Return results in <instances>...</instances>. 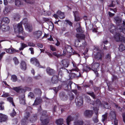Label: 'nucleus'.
<instances>
[{
	"mask_svg": "<svg viewBox=\"0 0 125 125\" xmlns=\"http://www.w3.org/2000/svg\"><path fill=\"white\" fill-rule=\"evenodd\" d=\"M65 48L66 51L67 52L70 53H73L72 49L71 46H68L67 47H66Z\"/></svg>",
	"mask_w": 125,
	"mask_h": 125,
	"instance_id": "nucleus-34",
	"label": "nucleus"
},
{
	"mask_svg": "<svg viewBox=\"0 0 125 125\" xmlns=\"http://www.w3.org/2000/svg\"><path fill=\"white\" fill-rule=\"evenodd\" d=\"M26 119H22L21 121V124L22 125H26L27 122L26 120Z\"/></svg>",
	"mask_w": 125,
	"mask_h": 125,
	"instance_id": "nucleus-46",
	"label": "nucleus"
},
{
	"mask_svg": "<svg viewBox=\"0 0 125 125\" xmlns=\"http://www.w3.org/2000/svg\"><path fill=\"white\" fill-rule=\"evenodd\" d=\"M74 73H72L69 75V76H70L71 78H73L74 77H78L81 76L79 71H74Z\"/></svg>",
	"mask_w": 125,
	"mask_h": 125,
	"instance_id": "nucleus-12",
	"label": "nucleus"
},
{
	"mask_svg": "<svg viewBox=\"0 0 125 125\" xmlns=\"http://www.w3.org/2000/svg\"><path fill=\"white\" fill-rule=\"evenodd\" d=\"M26 29L29 32H31L32 30V27L31 24H27L25 26Z\"/></svg>",
	"mask_w": 125,
	"mask_h": 125,
	"instance_id": "nucleus-24",
	"label": "nucleus"
},
{
	"mask_svg": "<svg viewBox=\"0 0 125 125\" xmlns=\"http://www.w3.org/2000/svg\"><path fill=\"white\" fill-rule=\"evenodd\" d=\"M42 33L41 31H38L34 32H33V34L36 36L37 38L38 39L41 36Z\"/></svg>",
	"mask_w": 125,
	"mask_h": 125,
	"instance_id": "nucleus-25",
	"label": "nucleus"
},
{
	"mask_svg": "<svg viewBox=\"0 0 125 125\" xmlns=\"http://www.w3.org/2000/svg\"><path fill=\"white\" fill-rule=\"evenodd\" d=\"M78 115L74 113H72L71 115H69L66 119L67 125H69L71 121H73L75 119H76Z\"/></svg>",
	"mask_w": 125,
	"mask_h": 125,
	"instance_id": "nucleus-3",
	"label": "nucleus"
},
{
	"mask_svg": "<svg viewBox=\"0 0 125 125\" xmlns=\"http://www.w3.org/2000/svg\"><path fill=\"white\" fill-rule=\"evenodd\" d=\"M117 79V77L114 75H113L112 78V82H114Z\"/></svg>",
	"mask_w": 125,
	"mask_h": 125,
	"instance_id": "nucleus-62",
	"label": "nucleus"
},
{
	"mask_svg": "<svg viewBox=\"0 0 125 125\" xmlns=\"http://www.w3.org/2000/svg\"><path fill=\"white\" fill-rule=\"evenodd\" d=\"M87 94L92 97L94 99L95 98V96L93 92H87Z\"/></svg>",
	"mask_w": 125,
	"mask_h": 125,
	"instance_id": "nucleus-47",
	"label": "nucleus"
},
{
	"mask_svg": "<svg viewBox=\"0 0 125 125\" xmlns=\"http://www.w3.org/2000/svg\"><path fill=\"white\" fill-rule=\"evenodd\" d=\"M4 102H2L0 103V110H3L4 108V106L3 105V104H4Z\"/></svg>",
	"mask_w": 125,
	"mask_h": 125,
	"instance_id": "nucleus-54",
	"label": "nucleus"
},
{
	"mask_svg": "<svg viewBox=\"0 0 125 125\" xmlns=\"http://www.w3.org/2000/svg\"><path fill=\"white\" fill-rule=\"evenodd\" d=\"M1 52V51L0 50V61L4 55L5 54V52H3L0 53Z\"/></svg>",
	"mask_w": 125,
	"mask_h": 125,
	"instance_id": "nucleus-58",
	"label": "nucleus"
},
{
	"mask_svg": "<svg viewBox=\"0 0 125 125\" xmlns=\"http://www.w3.org/2000/svg\"><path fill=\"white\" fill-rule=\"evenodd\" d=\"M94 57L97 60L102 59V55L100 52H97L96 54L94 55Z\"/></svg>",
	"mask_w": 125,
	"mask_h": 125,
	"instance_id": "nucleus-29",
	"label": "nucleus"
},
{
	"mask_svg": "<svg viewBox=\"0 0 125 125\" xmlns=\"http://www.w3.org/2000/svg\"><path fill=\"white\" fill-rule=\"evenodd\" d=\"M69 99L70 100H72L74 98V95L71 92L69 93Z\"/></svg>",
	"mask_w": 125,
	"mask_h": 125,
	"instance_id": "nucleus-44",
	"label": "nucleus"
},
{
	"mask_svg": "<svg viewBox=\"0 0 125 125\" xmlns=\"http://www.w3.org/2000/svg\"><path fill=\"white\" fill-rule=\"evenodd\" d=\"M85 35L83 34H77L76 35V37L78 41L75 40L74 43L75 46L76 47H80L81 45L79 44L81 40H84L85 38Z\"/></svg>",
	"mask_w": 125,
	"mask_h": 125,
	"instance_id": "nucleus-2",
	"label": "nucleus"
},
{
	"mask_svg": "<svg viewBox=\"0 0 125 125\" xmlns=\"http://www.w3.org/2000/svg\"><path fill=\"white\" fill-rule=\"evenodd\" d=\"M75 21H79L80 20V18L79 16L75 17Z\"/></svg>",
	"mask_w": 125,
	"mask_h": 125,
	"instance_id": "nucleus-64",
	"label": "nucleus"
},
{
	"mask_svg": "<svg viewBox=\"0 0 125 125\" xmlns=\"http://www.w3.org/2000/svg\"><path fill=\"white\" fill-rule=\"evenodd\" d=\"M79 26V27L77 29V31L78 32H83V31H82V28L80 26V23H78Z\"/></svg>",
	"mask_w": 125,
	"mask_h": 125,
	"instance_id": "nucleus-48",
	"label": "nucleus"
},
{
	"mask_svg": "<svg viewBox=\"0 0 125 125\" xmlns=\"http://www.w3.org/2000/svg\"><path fill=\"white\" fill-rule=\"evenodd\" d=\"M9 27L7 25L2 24L1 26V30L3 31H8L9 29Z\"/></svg>",
	"mask_w": 125,
	"mask_h": 125,
	"instance_id": "nucleus-21",
	"label": "nucleus"
},
{
	"mask_svg": "<svg viewBox=\"0 0 125 125\" xmlns=\"http://www.w3.org/2000/svg\"><path fill=\"white\" fill-rule=\"evenodd\" d=\"M25 96L23 95L21 97H20L19 98L20 102L21 104L23 105L25 104V100L24 99Z\"/></svg>",
	"mask_w": 125,
	"mask_h": 125,
	"instance_id": "nucleus-28",
	"label": "nucleus"
},
{
	"mask_svg": "<svg viewBox=\"0 0 125 125\" xmlns=\"http://www.w3.org/2000/svg\"><path fill=\"white\" fill-rule=\"evenodd\" d=\"M59 96L60 99L63 100L65 101L67 99L68 96L64 92H61L59 94Z\"/></svg>",
	"mask_w": 125,
	"mask_h": 125,
	"instance_id": "nucleus-11",
	"label": "nucleus"
},
{
	"mask_svg": "<svg viewBox=\"0 0 125 125\" xmlns=\"http://www.w3.org/2000/svg\"><path fill=\"white\" fill-rule=\"evenodd\" d=\"M57 14L58 15V17L60 19H63L65 17L64 13L60 10H58L57 12Z\"/></svg>",
	"mask_w": 125,
	"mask_h": 125,
	"instance_id": "nucleus-27",
	"label": "nucleus"
},
{
	"mask_svg": "<svg viewBox=\"0 0 125 125\" xmlns=\"http://www.w3.org/2000/svg\"><path fill=\"white\" fill-rule=\"evenodd\" d=\"M13 60L15 65H17L19 63V62L16 57L14 58Z\"/></svg>",
	"mask_w": 125,
	"mask_h": 125,
	"instance_id": "nucleus-50",
	"label": "nucleus"
},
{
	"mask_svg": "<svg viewBox=\"0 0 125 125\" xmlns=\"http://www.w3.org/2000/svg\"><path fill=\"white\" fill-rule=\"evenodd\" d=\"M53 54L57 57V58H59L62 56V55L57 53L56 52H53Z\"/></svg>",
	"mask_w": 125,
	"mask_h": 125,
	"instance_id": "nucleus-52",
	"label": "nucleus"
},
{
	"mask_svg": "<svg viewBox=\"0 0 125 125\" xmlns=\"http://www.w3.org/2000/svg\"><path fill=\"white\" fill-rule=\"evenodd\" d=\"M7 116L1 113H0V122H2L6 121L7 119Z\"/></svg>",
	"mask_w": 125,
	"mask_h": 125,
	"instance_id": "nucleus-16",
	"label": "nucleus"
},
{
	"mask_svg": "<svg viewBox=\"0 0 125 125\" xmlns=\"http://www.w3.org/2000/svg\"><path fill=\"white\" fill-rule=\"evenodd\" d=\"M2 21L6 23H9L10 21V19L7 17H4L2 19Z\"/></svg>",
	"mask_w": 125,
	"mask_h": 125,
	"instance_id": "nucleus-40",
	"label": "nucleus"
},
{
	"mask_svg": "<svg viewBox=\"0 0 125 125\" xmlns=\"http://www.w3.org/2000/svg\"><path fill=\"white\" fill-rule=\"evenodd\" d=\"M15 5L17 6L20 7L23 4V0H15Z\"/></svg>",
	"mask_w": 125,
	"mask_h": 125,
	"instance_id": "nucleus-26",
	"label": "nucleus"
},
{
	"mask_svg": "<svg viewBox=\"0 0 125 125\" xmlns=\"http://www.w3.org/2000/svg\"><path fill=\"white\" fill-rule=\"evenodd\" d=\"M111 26V27H109L110 29H112L110 30V32L111 33H112L113 34L115 32V27L114 26V25H113L112 24L111 25H110Z\"/></svg>",
	"mask_w": 125,
	"mask_h": 125,
	"instance_id": "nucleus-37",
	"label": "nucleus"
},
{
	"mask_svg": "<svg viewBox=\"0 0 125 125\" xmlns=\"http://www.w3.org/2000/svg\"><path fill=\"white\" fill-rule=\"evenodd\" d=\"M61 87L62 86L61 85H59L57 87H53L52 88V89L56 93H57L59 90L61 89Z\"/></svg>",
	"mask_w": 125,
	"mask_h": 125,
	"instance_id": "nucleus-38",
	"label": "nucleus"
},
{
	"mask_svg": "<svg viewBox=\"0 0 125 125\" xmlns=\"http://www.w3.org/2000/svg\"><path fill=\"white\" fill-rule=\"evenodd\" d=\"M83 122L81 120H78L75 121L73 122V125H83Z\"/></svg>",
	"mask_w": 125,
	"mask_h": 125,
	"instance_id": "nucleus-30",
	"label": "nucleus"
},
{
	"mask_svg": "<svg viewBox=\"0 0 125 125\" xmlns=\"http://www.w3.org/2000/svg\"><path fill=\"white\" fill-rule=\"evenodd\" d=\"M11 6H6L3 12L5 14H6L9 12L11 10Z\"/></svg>",
	"mask_w": 125,
	"mask_h": 125,
	"instance_id": "nucleus-19",
	"label": "nucleus"
},
{
	"mask_svg": "<svg viewBox=\"0 0 125 125\" xmlns=\"http://www.w3.org/2000/svg\"><path fill=\"white\" fill-rule=\"evenodd\" d=\"M42 102V99L40 97L36 98L34 102L33 105H38L41 103Z\"/></svg>",
	"mask_w": 125,
	"mask_h": 125,
	"instance_id": "nucleus-23",
	"label": "nucleus"
},
{
	"mask_svg": "<svg viewBox=\"0 0 125 125\" xmlns=\"http://www.w3.org/2000/svg\"><path fill=\"white\" fill-rule=\"evenodd\" d=\"M107 114H105L102 116V121L104 122L105 120H106L107 118Z\"/></svg>",
	"mask_w": 125,
	"mask_h": 125,
	"instance_id": "nucleus-57",
	"label": "nucleus"
},
{
	"mask_svg": "<svg viewBox=\"0 0 125 125\" xmlns=\"http://www.w3.org/2000/svg\"><path fill=\"white\" fill-rule=\"evenodd\" d=\"M7 100L10 103H11V104L14 106H15V105L13 101V98L11 97H9L7 98Z\"/></svg>",
	"mask_w": 125,
	"mask_h": 125,
	"instance_id": "nucleus-43",
	"label": "nucleus"
},
{
	"mask_svg": "<svg viewBox=\"0 0 125 125\" xmlns=\"http://www.w3.org/2000/svg\"><path fill=\"white\" fill-rule=\"evenodd\" d=\"M114 19L115 22V23L117 25V28L118 26H120L121 25H123L122 24V21L120 18H119L118 17H116L114 18Z\"/></svg>",
	"mask_w": 125,
	"mask_h": 125,
	"instance_id": "nucleus-13",
	"label": "nucleus"
},
{
	"mask_svg": "<svg viewBox=\"0 0 125 125\" xmlns=\"http://www.w3.org/2000/svg\"><path fill=\"white\" fill-rule=\"evenodd\" d=\"M30 114L29 112H26L24 114V118L27 120L28 118L29 117Z\"/></svg>",
	"mask_w": 125,
	"mask_h": 125,
	"instance_id": "nucleus-42",
	"label": "nucleus"
},
{
	"mask_svg": "<svg viewBox=\"0 0 125 125\" xmlns=\"http://www.w3.org/2000/svg\"><path fill=\"white\" fill-rule=\"evenodd\" d=\"M109 117L112 120H113V119H115L116 118V114L114 110L111 111L109 114Z\"/></svg>",
	"mask_w": 125,
	"mask_h": 125,
	"instance_id": "nucleus-15",
	"label": "nucleus"
},
{
	"mask_svg": "<svg viewBox=\"0 0 125 125\" xmlns=\"http://www.w3.org/2000/svg\"><path fill=\"white\" fill-rule=\"evenodd\" d=\"M72 82L70 81L69 82L68 85H67V89H71V84H72Z\"/></svg>",
	"mask_w": 125,
	"mask_h": 125,
	"instance_id": "nucleus-56",
	"label": "nucleus"
},
{
	"mask_svg": "<svg viewBox=\"0 0 125 125\" xmlns=\"http://www.w3.org/2000/svg\"><path fill=\"white\" fill-rule=\"evenodd\" d=\"M13 89L16 92H18L20 90L21 88L20 87H13Z\"/></svg>",
	"mask_w": 125,
	"mask_h": 125,
	"instance_id": "nucleus-53",
	"label": "nucleus"
},
{
	"mask_svg": "<svg viewBox=\"0 0 125 125\" xmlns=\"http://www.w3.org/2000/svg\"><path fill=\"white\" fill-rule=\"evenodd\" d=\"M21 69L23 70H25L26 69V64L24 61H22L20 63Z\"/></svg>",
	"mask_w": 125,
	"mask_h": 125,
	"instance_id": "nucleus-20",
	"label": "nucleus"
},
{
	"mask_svg": "<svg viewBox=\"0 0 125 125\" xmlns=\"http://www.w3.org/2000/svg\"><path fill=\"white\" fill-rule=\"evenodd\" d=\"M113 120H114L113 122L114 125H118V120L116 119V118L115 119H113Z\"/></svg>",
	"mask_w": 125,
	"mask_h": 125,
	"instance_id": "nucleus-60",
	"label": "nucleus"
},
{
	"mask_svg": "<svg viewBox=\"0 0 125 125\" xmlns=\"http://www.w3.org/2000/svg\"><path fill=\"white\" fill-rule=\"evenodd\" d=\"M31 62L32 64L39 68H42L41 65H40L39 62L38 60L35 58H33L31 59Z\"/></svg>",
	"mask_w": 125,
	"mask_h": 125,
	"instance_id": "nucleus-7",
	"label": "nucleus"
},
{
	"mask_svg": "<svg viewBox=\"0 0 125 125\" xmlns=\"http://www.w3.org/2000/svg\"><path fill=\"white\" fill-rule=\"evenodd\" d=\"M11 79L13 82H16L17 80V76L14 75L11 76Z\"/></svg>",
	"mask_w": 125,
	"mask_h": 125,
	"instance_id": "nucleus-45",
	"label": "nucleus"
},
{
	"mask_svg": "<svg viewBox=\"0 0 125 125\" xmlns=\"http://www.w3.org/2000/svg\"><path fill=\"white\" fill-rule=\"evenodd\" d=\"M75 102L78 106H81L83 104V98L81 97L77 96L75 98Z\"/></svg>",
	"mask_w": 125,
	"mask_h": 125,
	"instance_id": "nucleus-8",
	"label": "nucleus"
},
{
	"mask_svg": "<svg viewBox=\"0 0 125 125\" xmlns=\"http://www.w3.org/2000/svg\"><path fill=\"white\" fill-rule=\"evenodd\" d=\"M47 113V111L45 110L41 112L40 120L42 122L41 125H44L45 124H48L49 122V120L47 118L48 115H46Z\"/></svg>",
	"mask_w": 125,
	"mask_h": 125,
	"instance_id": "nucleus-1",
	"label": "nucleus"
},
{
	"mask_svg": "<svg viewBox=\"0 0 125 125\" xmlns=\"http://www.w3.org/2000/svg\"><path fill=\"white\" fill-rule=\"evenodd\" d=\"M34 92L36 95L39 96H41L42 93L41 90L39 89H35Z\"/></svg>",
	"mask_w": 125,
	"mask_h": 125,
	"instance_id": "nucleus-31",
	"label": "nucleus"
},
{
	"mask_svg": "<svg viewBox=\"0 0 125 125\" xmlns=\"http://www.w3.org/2000/svg\"><path fill=\"white\" fill-rule=\"evenodd\" d=\"M85 99L87 102L89 103L90 104L94 105L95 104V102L94 101H91V99L88 96H86Z\"/></svg>",
	"mask_w": 125,
	"mask_h": 125,
	"instance_id": "nucleus-35",
	"label": "nucleus"
},
{
	"mask_svg": "<svg viewBox=\"0 0 125 125\" xmlns=\"http://www.w3.org/2000/svg\"><path fill=\"white\" fill-rule=\"evenodd\" d=\"M72 63L73 65V68L71 70V72L74 71H79V70L76 67V65L75 63L74 62H73Z\"/></svg>",
	"mask_w": 125,
	"mask_h": 125,
	"instance_id": "nucleus-33",
	"label": "nucleus"
},
{
	"mask_svg": "<svg viewBox=\"0 0 125 125\" xmlns=\"http://www.w3.org/2000/svg\"><path fill=\"white\" fill-rule=\"evenodd\" d=\"M99 63L98 62L93 63L91 64L92 70L94 72L96 75V76H97L98 74L97 70V68L99 66Z\"/></svg>",
	"mask_w": 125,
	"mask_h": 125,
	"instance_id": "nucleus-5",
	"label": "nucleus"
},
{
	"mask_svg": "<svg viewBox=\"0 0 125 125\" xmlns=\"http://www.w3.org/2000/svg\"><path fill=\"white\" fill-rule=\"evenodd\" d=\"M43 11L44 12V13H43V14L45 15H50L51 14V13L50 11H47V12H46L45 10H43Z\"/></svg>",
	"mask_w": 125,
	"mask_h": 125,
	"instance_id": "nucleus-49",
	"label": "nucleus"
},
{
	"mask_svg": "<svg viewBox=\"0 0 125 125\" xmlns=\"http://www.w3.org/2000/svg\"><path fill=\"white\" fill-rule=\"evenodd\" d=\"M58 77L57 75H54L52 77L51 81L53 84L57 83L58 81Z\"/></svg>",
	"mask_w": 125,
	"mask_h": 125,
	"instance_id": "nucleus-17",
	"label": "nucleus"
},
{
	"mask_svg": "<svg viewBox=\"0 0 125 125\" xmlns=\"http://www.w3.org/2000/svg\"><path fill=\"white\" fill-rule=\"evenodd\" d=\"M63 122V120L62 118H60L56 120L55 122L58 125H62Z\"/></svg>",
	"mask_w": 125,
	"mask_h": 125,
	"instance_id": "nucleus-32",
	"label": "nucleus"
},
{
	"mask_svg": "<svg viewBox=\"0 0 125 125\" xmlns=\"http://www.w3.org/2000/svg\"><path fill=\"white\" fill-rule=\"evenodd\" d=\"M46 71L47 73L49 75L52 76L55 73V71L49 67L47 68Z\"/></svg>",
	"mask_w": 125,
	"mask_h": 125,
	"instance_id": "nucleus-10",
	"label": "nucleus"
},
{
	"mask_svg": "<svg viewBox=\"0 0 125 125\" xmlns=\"http://www.w3.org/2000/svg\"><path fill=\"white\" fill-rule=\"evenodd\" d=\"M8 50H9V52L10 53H12L16 52H18L19 51L18 50H16L13 48H12L10 49L9 48Z\"/></svg>",
	"mask_w": 125,
	"mask_h": 125,
	"instance_id": "nucleus-39",
	"label": "nucleus"
},
{
	"mask_svg": "<svg viewBox=\"0 0 125 125\" xmlns=\"http://www.w3.org/2000/svg\"><path fill=\"white\" fill-rule=\"evenodd\" d=\"M22 22H21L20 23H18L17 25L14 27L15 31L16 32L21 31L23 30L22 26Z\"/></svg>",
	"mask_w": 125,
	"mask_h": 125,
	"instance_id": "nucleus-6",
	"label": "nucleus"
},
{
	"mask_svg": "<svg viewBox=\"0 0 125 125\" xmlns=\"http://www.w3.org/2000/svg\"><path fill=\"white\" fill-rule=\"evenodd\" d=\"M28 97L31 98H33L34 97V94L32 92H30L28 94Z\"/></svg>",
	"mask_w": 125,
	"mask_h": 125,
	"instance_id": "nucleus-55",
	"label": "nucleus"
},
{
	"mask_svg": "<svg viewBox=\"0 0 125 125\" xmlns=\"http://www.w3.org/2000/svg\"><path fill=\"white\" fill-rule=\"evenodd\" d=\"M16 113L14 109L13 108L12 111L10 114V115L11 117H13L16 115Z\"/></svg>",
	"mask_w": 125,
	"mask_h": 125,
	"instance_id": "nucleus-51",
	"label": "nucleus"
},
{
	"mask_svg": "<svg viewBox=\"0 0 125 125\" xmlns=\"http://www.w3.org/2000/svg\"><path fill=\"white\" fill-rule=\"evenodd\" d=\"M13 17L15 20L18 21L19 20L20 18V16L18 13H15L14 14Z\"/></svg>",
	"mask_w": 125,
	"mask_h": 125,
	"instance_id": "nucleus-36",
	"label": "nucleus"
},
{
	"mask_svg": "<svg viewBox=\"0 0 125 125\" xmlns=\"http://www.w3.org/2000/svg\"><path fill=\"white\" fill-rule=\"evenodd\" d=\"M125 26V21H123V25L120 26H118L117 28L121 30V31H122L123 33H125V28L124 26Z\"/></svg>",
	"mask_w": 125,
	"mask_h": 125,
	"instance_id": "nucleus-22",
	"label": "nucleus"
},
{
	"mask_svg": "<svg viewBox=\"0 0 125 125\" xmlns=\"http://www.w3.org/2000/svg\"><path fill=\"white\" fill-rule=\"evenodd\" d=\"M73 13H74V17L79 16V13L78 11H73Z\"/></svg>",
	"mask_w": 125,
	"mask_h": 125,
	"instance_id": "nucleus-63",
	"label": "nucleus"
},
{
	"mask_svg": "<svg viewBox=\"0 0 125 125\" xmlns=\"http://www.w3.org/2000/svg\"><path fill=\"white\" fill-rule=\"evenodd\" d=\"M119 50L121 52H122L125 50V46L123 44H121L119 47Z\"/></svg>",
	"mask_w": 125,
	"mask_h": 125,
	"instance_id": "nucleus-41",
	"label": "nucleus"
},
{
	"mask_svg": "<svg viewBox=\"0 0 125 125\" xmlns=\"http://www.w3.org/2000/svg\"><path fill=\"white\" fill-rule=\"evenodd\" d=\"M61 65L62 67L61 69H66L65 68L67 67L69 65V61L67 59H64L61 62Z\"/></svg>",
	"mask_w": 125,
	"mask_h": 125,
	"instance_id": "nucleus-4",
	"label": "nucleus"
},
{
	"mask_svg": "<svg viewBox=\"0 0 125 125\" xmlns=\"http://www.w3.org/2000/svg\"><path fill=\"white\" fill-rule=\"evenodd\" d=\"M27 44L28 46L31 47H34L35 46V44L33 43L30 42H28L27 43Z\"/></svg>",
	"mask_w": 125,
	"mask_h": 125,
	"instance_id": "nucleus-61",
	"label": "nucleus"
},
{
	"mask_svg": "<svg viewBox=\"0 0 125 125\" xmlns=\"http://www.w3.org/2000/svg\"><path fill=\"white\" fill-rule=\"evenodd\" d=\"M114 37L115 40L117 42L122 41L123 39V37L119 33H116Z\"/></svg>",
	"mask_w": 125,
	"mask_h": 125,
	"instance_id": "nucleus-9",
	"label": "nucleus"
},
{
	"mask_svg": "<svg viewBox=\"0 0 125 125\" xmlns=\"http://www.w3.org/2000/svg\"><path fill=\"white\" fill-rule=\"evenodd\" d=\"M93 114L92 111L89 110H86L84 113V115L88 117H91L92 115Z\"/></svg>",
	"mask_w": 125,
	"mask_h": 125,
	"instance_id": "nucleus-14",
	"label": "nucleus"
},
{
	"mask_svg": "<svg viewBox=\"0 0 125 125\" xmlns=\"http://www.w3.org/2000/svg\"><path fill=\"white\" fill-rule=\"evenodd\" d=\"M101 104L105 108L109 109L111 108L109 104L106 102L103 101L102 103Z\"/></svg>",
	"mask_w": 125,
	"mask_h": 125,
	"instance_id": "nucleus-18",
	"label": "nucleus"
},
{
	"mask_svg": "<svg viewBox=\"0 0 125 125\" xmlns=\"http://www.w3.org/2000/svg\"><path fill=\"white\" fill-rule=\"evenodd\" d=\"M86 69L85 68H83V72H87L89 70H91V68L88 66H87L86 67Z\"/></svg>",
	"mask_w": 125,
	"mask_h": 125,
	"instance_id": "nucleus-59",
	"label": "nucleus"
}]
</instances>
